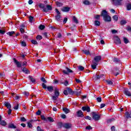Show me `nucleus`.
Segmentation results:
<instances>
[{
    "label": "nucleus",
    "mask_w": 131,
    "mask_h": 131,
    "mask_svg": "<svg viewBox=\"0 0 131 131\" xmlns=\"http://www.w3.org/2000/svg\"><path fill=\"white\" fill-rule=\"evenodd\" d=\"M100 16L103 17L105 22H111V17L108 15V12L106 10H102Z\"/></svg>",
    "instance_id": "nucleus-1"
},
{
    "label": "nucleus",
    "mask_w": 131,
    "mask_h": 131,
    "mask_svg": "<svg viewBox=\"0 0 131 131\" xmlns=\"http://www.w3.org/2000/svg\"><path fill=\"white\" fill-rule=\"evenodd\" d=\"M45 7H46L47 8H46ZM39 8L42 9V11L45 13H48L49 11H52V10H53V8L51 5H47L45 6V4H39Z\"/></svg>",
    "instance_id": "nucleus-2"
},
{
    "label": "nucleus",
    "mask_w": 131,
    "mask_h": 131,
    "mask_svg": "<svg viewBox=\"0 0 131 131\" xmlns=\"http://www.w3.org/2000/svg\"><path fill=\"white\" fill-rule=\"evenodd\" d=\"M114 3V5L118 7V6H123V0H112Z\"/></svg>",
    "instance_id": "nucleus-3"
},
{
    "label": "nucleus",
    "mask_w": 131,
    "mask_h": 131,
    "mask_svg": "<svg viewBox=\"0 0 131 131\" xmlns=\"http://www.w3.org/2000/svg\"><path fill=\"white\" fill-rule=\"evenodd\" d=\"M59 95H60V93H59V91L56 90L54 92V96H53L52 97V99L54 101H56V100H57V99L59 98Z\"/></svg>",
    "instance_id": "nucleus-4"
},
{
    "label": "nucleus",
    "mask_w": 131,
    "mask_h": 131,
    "mask_svg": "<svg viewBox=\"0 0 131 131\" xmlns=\"http://www.w3.org/2000/svg\"><path fill=\"white\" fill-rule=\"evenodd\" d=\"M92 117L94 120H95L96 121H98V120H100V118H101V116L100 115L93 113L92 114Z\"/></svg>",
    "instance_id": "nucleus-5"
},
{
    "label": "nucleus",
    "mask_w": 131,
    "mask_h": 131,
    "mask_svg": "<svg viewBox=\"0 0 131 131\" xmlns=\"http://www.w3.org/2000/svg\"><path fill=\"white\" fill-rule=\"evenodd\" d=\"M102 60V56L101 55H97L95 57H94V60L93 61H94L95 63H98V62H100Z\"/></svg>",
    "instance_id": "nucleus-6"
},
{
    "label": "nucleus",
    "mask_w": 131,
    "mask_h": 131,
    "mask_svg": "<svg viewBox=\"0 0 131 131\" xmlns=\"http://www.w3.org/2000/svg\"><path fill=\"white\" fill-rule=\"evenodd\" d=\"M114 42L115 45H120L121 43V41H120V38L116 36L115 37Z\"/></svg>",
    "instance_id": "nucleus-7"
},
{
    "label": "nucleus",
    "mask_w": 131,
    "mask_h": 131,
    "mask_svg": "<svg viewBox=\"0 0 131 131\" xmlns=\"http://www.w3.org/2000/svg\"><path fill=\"white\" fill-rule=\"evenodd\" d=\"M62 126L67 129H69V128H71V126H72V125H71V124L69 123H66L63 124Z\"/></svg>",
    "instance_id": "nucleus-8"
},
{
    "label": "nucleus",
    "mask_w": 131,
    "mask_h": 131,
    "mask_svg": "<svg viewBox=\"0 0 131 131\" xmlns=\"http://www.w3.org/2000/svg\"><path fill=\"white\" fill-rule=\"evenodd\" d=\"M81 109L83 111L91 112V108L89 106H82Z\"/></svg>",
    "instance_id": "nucleus-9"
},
{
    "label": "nucleus",
    "mask_w": 131,
    "mask_h": 131,
    "mask_svg": "<svg viewBox=\"0 0 131 131\" xmlns=\"http://www.w3.org/2000/svg\"><path fill=\"white\" fill-rule=\"evenodd\" d=\"M124 93L125 95H126V96H127L128 97H131V93L129 91H128V89H124Z\"/></svg>",
    "instance_id": "nucleus-10"
},
{
    "label": "nucleus",
    "mask_w": 131,
    "mask_h": 131,
    "mask_svg": "<svg viewBox=\"0 0 131 131\" xmlns=\"http://www.w3.org/2000/svg\"><path fill=\"white\" fill-rule=\"evenodd\" d=\"M13 61L18 68L22 67V64L20 63V62L17 61L16 59L14 58Z\"/></svg>",
    "instance_id": "nucleus-11"
},
{
    "label": "nucleus",
    "mask_w": 131,
    "mask_h": 131,
    "mask_svg": "<svg viewBox=\"0 0 131 131\" xmlns=\"http://www.w3.org/2000/svg\"><path fill=\"white\" fill-rule=\"evenodd\" d=\"M4 106H5V107H7V109H11V108H12L11 104L9 103V102L8 101H5L4 102Z\"/></svg>",
    "instance_id": "nucleus-12"
},
{
    "label": "nucleus",
    "mask_w": 131,
    "mask_h": 131,
    "mask_svg": "<svg viewBox=\"0 0 131 131\" xmlns=\"http://www.w3.org/2000/svg\"><path fill=\"white\" fill-rule=\"evenodd\" d=\"M93 64L91 65V67L92 69L95 70L97 68V66H98V63L95 62V61H92Z\"/></svg>",
    "instance_id": "nucleus-13"
},
{
    "label": "nucleus",
    "mask_w": 131,
    "mask_h": 131,
    "mask_svg": "<svg viewBox=\"0 0 131 131\" xmlns=\"http://www.w3.org/2000/svg\"><path fill=\"white\" fill-rule=\"evenodd\" d=\"M77 115L78 117H83V113L81 110H79L77 112Z\"/></svg>",
    "instance_id": "nucleus-14"
},
{
    "label": "nucleus",
    "mask_w": 131,
    "mask_h": 131,
    "mask_svg": "<svg viewBox=\"0 0 131 131\" xmlns=\"http://www.w3.org/2000/svg\"><path fill=\"white\" fill-rule=\"evenodd\" d=\"M62 12H69L70 11V8L68 7H64L61 9Z\"/></svg>",
    "instance_id": "nucleus-15"
},
{
    "label": "nucleus",
    "mask_w": 131,
    "mask_h": 131,
    "mask_svg": "<svg viewBox=\"0 0 131 131\" xmlns=\"http://www.w3.org/2000/svg\"><path fill=\"white\" fill-rule=\"evenodd\" d=\"M66 90L69 95H73L74 94V92H73L72 89H70V88H67Z\"/></svg>",
    "instance_id": "nucleus-16"
},
{
    "label": "nucleus",
    "mask_w": 131,
    "mask_h": 131,
    "mask_svg": "<svg viewBox=\"0 0 131 131\" xmlns=\"http://www.w3.org/2000/svg\"><path fill=\"white\" fill-rule=\"evenodd\" d=\"M29 78L30 81H31V82H32L33 83H35V82H36V80H35V79H34V78H33V77L31 76H29Z\"/></svg>",
    "instance_id": "nucleus-17"
},
{
    "label": "nucleus",
    "mask_w": 131,
    "mask_h": 131,
    "mask_svg": "<svg viewBox=\"0 0 131 131\" xmlns=\"http://www.w3.org/2000/svg\"><path fill=\"white\" fill-rule=\"evenodd\" d=\"M47 90L48 92H50V93H52V92L54 91V88L52 86H47Z\"/></svg>",
    "instance_id": "nucleus-18"
},
{
    "label": "nucleus",
    "mask_w": 131,
    "mask_h": 131,
    "mask_svg": "<svg viewBox=\"0 0 131 131\" xmlns=\"http://www.w3.org/2000/svg\"><path fill=\"white\" fill-rule=\"evenodd\" d=\"M8 128H17V127L14 124H9L8 125Z\"/></svg>",
    "instance_id": "nucleus-19"
},
{
    "label": "nucleus",
    "mask_w": 131,
    "mask_h": 131,
    "mask_svg": "<svg viewBox=\"0 0 131 131\" xmlns=\"http://www.w3.org/2000/svg\"><path fill=\"white\" fill-rule=\"evenodd\" d=\"M61 15H56L55 16V20H56V21H58V22H60V21H61V20H62V19H61Z\"/></svg>",
    "instance_id": "nucleus-20"
},
{
    "label": "nucleus",
    "mask_w": 131,
    "mask_h": 131,
    "mask_svg": "<svg viewBox=\"0 0 131 131\" xmlns=\"http://www.w3.org/2000/svg\"><path fill=\"white\" fill-rule=\"evenodd\" d=\"M62 110L63 112L66 113V114H68V113H69V112H70V110L66 107H63Z\"/></svg>",
    "instance_id": "nucleus-21"
},
{
    "label": "nucleus",
    "mask_w": 131,
    "mask_h": 131,
    "mask_svg": "<svg viewBox=\"0 0 131 131\" xmlns=\"http://www.w3.org/2000/svg\"><path fill=\"white\" fill-rule=\"evenodd\" d=\"M75 94L76 95H77V96H79L80 95V94H81V91L79 89L77 90V91H75L74 92V94Z\"/></svg>",
    "instance_id": "nucleus-22"
},
{
    "label": "nucleus",
    "mask_w": 131,
    "mask_h": 131,
    "mask_svg": "<svg viewBox=\"0 0 131 131\" xmlns=\"http://www.w3.org/2000/svg\"><path fill=\"white\" fill-rule=\"evenodd\" d=\"M82 52L84 53V54H85V55H91V53L90 52V50H82Z\"/></svg>",
    "instance_id": "nucleus-23"
},
{
    "label": "nucleus",
    "mask_w": 131,
    "mask_h": 131,
    "mask_svg": "<svg viewBox=\"0 0 131 131\" xmlns=\"http://www.w3.org/2000/svg\"><path fill=\"white\" fill-rule=\"evenodd\" d=\"M22 71L24 72V73L26 74H28L29 72V70H27L26 68H24L23 69H22Z\"/></svg>",
    "instance_id": "nucleus-24"
},
{
    "label": "nucleus",
    "mask_w": 131,
    "mask_h": 131,
    "mask_svg": "<svg viewBox=\"0 0 131 131\" xmlns=\"http://www.w3.org/2000/svg\"><path fill=\"white\" fill-rule=\"evenodd\" d=\"M56 5L57 7H62L63 6V3L60 2H56Z\"/></svg>",
    "instance_id": "nucleus-25"
},
{
    "label": "nucleus",
    "mask_w": 131,
    "mask_h": 131,
    "mask_svg": "<svg viewBox=\"0 0 131 131\" xmlns=\"http://www.w3.org/2000/svg\"><path fill=\"white\" fill-rule=\"evenodd\" d=\"M94 80H98V79H100V75H95V76H94L93 77Z\"/></svg>",
    "instance_id": "nucleus-26"
},
{
    "label": "nucleus",
    "mask_w": 131,
    "mask_h": 131,
    "mask_svg": "<svg viewBox=\"0 0 131 131\" xmlns=\"http://www.w3.org/2000/svg\"><path fill=\"white\" fill-rule=\"evenodd\" d=\"M94 24L95 26H100L101 25V23L99 20H95L94 21Z\"/></svg>",
    "instance_id": "nucleus-27"
},
{
    "label": "nucleus",
    "mask_w": 131,
    "mask_h": 131,
    "mask_svg": "<svg viewBox=\"0 0 131 131\" xmlns=\"http://www.w3.org/2000/svg\"><path fill=\"white\" fill-rule=\"evenodd\" d=\"M83 4L87 6H90V5H91V3L88 0H85L84 1H83Z\"/></svg>",
    "instance_id": "nucleus-28"
},
{
    "label": "nucleus",
    "mask_w": 131,
    "mask_h": 131,
    "mask_svg": "<svg viewBox=\"0 0 131 131\" xmlns=\"http://www.w3.org/2000/svg\"><path fill=\"white\" fill-rule=\"evenodd\" d=\"M49 121L50 122H54V119L52 117H47V122Z\"/></svg>",
    "instance_id": "nucleus-29"
},
{
    "label": "nucleus",
    "mask_w": 131,
    "mask_h": 131,
    "mask_svg": "<svg viewBox=\"0 0 131 131\" xmlns=\"http://www.w3.org/2000/svg\"><path fill=\"white\" fill-rule=\"evenodd\" d=\"M126 9L127 10V11H130L131 10V4H127L126 5Z\"/></svg>",
    "instance_id": "nucleus-30"
},
{
    "label": "nucleus",
    "mask_w": 131,
    "mask_h": 131,
    "mask_svg": "<svg viewBox=\"0 0 131 131\" xmlns=\"http://www.w3.org/2000/svg\"><path fill=\"white\" fill-rule=\"evenodd\" d=\"M29 18V22H30V23H32V22L34 21V17H33V16H30Z\"/></svg>",
    "instance_id": "nucleus-31"
},
{
    "label": "nucleus",
    "mask_w": 131,
    "mask_h": 131,
    "mask_svg": "<svg viewBox=\"0 0 131 131\" xmlns=\"http://www.w3.org/2000/svg\"><path fill=\"white\" fill-rule=\"evenodd\" d=\"M113 62H114L115 63H119V62H120V60L117 58H114L113 59Z\"/></svg>",
    "instance_id": "nucleus-32"
},
{
    "label": "nucleus",
    "mask_w": 131,
    "mask_h": 131,
    "mask_svg": "<svg viewBox=\"0 0 131 131\" xmlns=\"http://www.w3.org/2000/svg\"><path fill=\"white\" fill-rule=\"evenodd\" d=\"M114 120H115V119L114 118L108 119L107 120V122L108 123H111V122L114 121Z\"/></svg>",
    "instance_id": "nucleus-33"
},
{
    "label": "nucleus",
    "mask_w": 131,
    "mask_h": 131,
    "mask_svg": "<svg viewBox=\"0 0 131 131\" xmlns=\"http://www.w3.org/2000/svg\"><path fill=\"white\" fill-rule=\"evenodd\" d=\"M73 21L76 24H78V20H77V18H76L75 16L73 17Z\"/></svg>",
    "instance_id": "nucleus-34"
},
{
    "label": "nucleus",
    "mask_w": 131,
    "mask_h": 131,
    "mask_svg": "<svg viewBox=\"0 0 131 131\" xmlns=\"http://www.w3.org/2000/svg\"><path fill=\"white\" fill-rule=\"evenodd\" d=\"M0 124L1 125H7V123L6 122V121H5V120H2V121L0 122Z\"/></svg>",
    "instance_id": "nucleus-35"
},
{
    "label": "nucleus",
    "mask_w": 131,
    "mask_h": 131,
    "mask_svg": "<svg viewBox=\"0 0 131 131\" xmlns=\"http://www.w3.org/2000/svg\"><path fill=\"white\" fill-rule=\"evenodd\" d=\"M8 35H9L10 36H12L13 34H15V31H11V32H9L7 33Z\"/></svg>",
    "instance_id": "nucleus-36"
},
{
    "label": "nucleus",
    "mask_w": 131,
    "mask_h": 131,
    "mask_svg": "<svg viewBox=\"0 0 131 131\" xmlns=\"http://www.w3.org/2000/svg\"><path fill=\"white\" fill-rule=\"evenodd\" d=\"M121 25H125L126 24V21L125 20H122L120 21Z\"/></svg>",
    "instance_id": "nucleus-37"
},
{
    "label": "nucleus",
    "mask_w": 131,
    "mask_h": 131,
    "mask_svg": "<svg viewBox=\"0 0 131 131\" xmlns=\"http://www.w3.org/2000/svg\"><path fill=\"white\" fill-rule=\"evenodd\" d=\"M106 82H107V84H110L111 85L113 84V82L111 80H106Z\"/></svg>",
    "instance_id": "nucleus-38"
},
{
    "label": "nucleus",
    "mask_w": 131,
    "mask_h": 131,
    "mask_svg": "<svg viewBox=\"0 0 131 131\" xmlns=\"http://www.w3.org/2000/svg\"><path fill=\"white\" fill-rule=\"evenodd\" d=\"M78 69L79 70H80V71H82L84 70V68L81 66H80L78 67Z\"/></svg>",
    "instance_id": "nucleus-39"
},
{
    "label": "nucleus",
    "mask_w": 131,
    "mask_h": 131,
    "mask_svg": "<svg viewBox=\"0 0 131 131\" xmlns=\"http://www.w3.org/2000/svg\"><path fill=\"white\" fill-rule=\"evenodd\" d=\"M39 28L40 29V30H43V29L46 28V27L42 25H41L39 26Z\"/></svg>",
    "instance_id": "nucleus-40"
},
{
    "label": "nucleus",
    "mask_w": 131,
    "mask_h": 131,
    "mask_svg": "<svg viewBox=\"0 0 131 131\" xmlns=\"http://www.w3.org/2000/svg\"><path fill=\"white\" fill-rule=\"evenodd\" d=\"M36 39H38L39 40H40V39H42V36L41 35H37L36 37Z\"/></svg>",
    "instance_id": "nucleus-41"
},
{
    "label": "nucleus",
    "mask_w": 131,
    "mask_h": 131,
    "mask_svg": "<svg viewBox=\"0 0 131 131\" xmlns=\"http://www.w3.org/2000/svg\"><path fill=\"white\" fill-rule=\"evenodd\" d=\"M97 102L98 103H101L102 102V98L101 97H98L96 98Z\"/></svg>",
    "instance_id": "nucleus-42"
},
{
    "label": "nucleus",
    "mask_w": 131,
    "mask_h": 131,
    "mask_svg": "<svg viewBox=\"0 0 131 131\" xmlns=\"http://www.w3.org/2000/svg\"><path fill=\"white\" fill-rule=\"evenodd\" d=\"M20 120L22 122H25V121H27V120L24 118V117H20Z\"/></svg>",
    "instance_id": "nucleus-43"
},
{
    "label": "nucleus",
    "mask_w": 131,
    "mask_h": 131,
    "mask_svg": "<svg viewBox=\"0 0 131 131\" xmlns=\"http://www.w3.org/2000/svg\"><path fill=\"white\" fill-rule=\"evenodd\" d=\"M123 40H124V42L125 43H128V42H129L128 39H127V38H126L125 37L123 38Z\"/></svg>",
    "instance_id": "nucleus-44"
},
{
    "label": "nucleus",
    "mask_w": 131,
    "mask_h": 131,
    "mask_svg": "<svg viewBox=\"0 0 131 131\" xmlns=\"http://www.w3.org/2000/svg\"><path fill=\"white\" fill-rule=\"evenodd\" d=\"M55 12L57 13L56 15H61V13L59 11L58 9H55Z\"/></svg>",
    "instance_id": "nucleus-45"
},
{
    "label": "nucleus",
    "mask_w": 131,
    "mask_h": 131,
    "mask_svg": "<svg viewBox=\"0 0 131 131\" xmlns=\"http://www.w3.org/2000/svg\"><path fill=\"white\" fill-rule=\"evenodd\" d=\"M42 87L43 88V89H44V90H47V89H48V87H47V85H46L45 83H42Z\"/></svg>",
    "instance_id": "nucleus-46"
},
{
    "label": "nucleus",
    "mask_w": 131,
    "mask_h": 131,
    "mask_svg": "<svg viewBox=\"0 0 131 131\" xmlns=\"http://www.w3.org/2000/svg\"><path fill=\"white\" fill-rule=\"evenodd\" d=\"M41 119L47 122V118H45V116H41Z\"/></svg>",
    "instance_id": "nucleus-47"
},
{
    "label": "nucleus",
    "mask_w": 131,
    "mask_h": 131,
    "mask_svg": "<svg viewBox=\"0 0 131 131\" xmlns=\"http://www.w3.org/2000/svg\"><path fill=\"white\" fill-rule=\"evenodd\" d=\"M100 17H101V15H97L94 17V18L97 20H100Z\"/></svg>",
    "instance_id": "nucleus-48"
},
{
    "label": "nucleus",
    "mask_w": 131,
    "mask_h": 131,
    "mask_svg": "<svg viewBox=\"0 0 131 131\" xmlns=\"http://www.w3.org/2000/svg\"><path fill=\"white\" fill-rule=\"evenodd\" d=\"M31 42L33 43V45H37V43H38V42H37V41H36L35 40H32Z\"/></svg>",
    "instance_id": "nucleus-49"
},
{
    "label": "nucleus",
    "mask_w": 131,
    "mask_h": 131,
    "mask_svg": "<svg viewBox=\"0 0 131 131\" xmlns=\"http://www.w3.org/2000/svg\"><path fill=\"white\" fill-rule=\"evenodd\" d=\"M113 18L115 21H117V20H118V16H117V15H114L113 16Z\"/></svg>",
    "instance_id": "nucleus-50"
},
{
    "label": "nucleus",
    "mask_w": 131,
    "mask_h": 131,
    "mask_svg": "<svg viewBox=\"0 0 131 131\" xmlns=\"http://www.w3.org/2000/svg\"><path fill=\"white\" fill-rule=\"evenodd\" d=\"M66 69L67 70L68 73H71L73 72V71H72V70H70V69H69L68 68H66Z\"/></svg>",
    "instance_id": "nucleus-51"
},
{
    "label": "nucleus",
    "mask_w": 131,
    "mask_h": 131,
    "mask_svg": "<svg viewBox=\"0 0 131 131\" xmlns=\"http://www.w3.org/2000/svg\"><path fill=\"white\" fill-rule=\"evenodd\" d=\"M21 43L22 47H26V42L25 41H22Z\"/></svg>",
    "instance_id": "nucleus-52"
},
{
    "label": "nucleus",
    "mask_w": 131,
    "mask_h": 131,
    "mask_svg": "<svg viewBox=\"0 0 131 131\" xmlns=\"http://www.w3.org/2000/svg\"><path fill=\"white\" fill-rule=\"evenodd\" d=\"M41 81H42V82H44V83H47V80H46V79L43 77L41 78Z\"/></svg>",
    "instance_id": "nucleus-53"
},
{
    "label": "nucleus",
    "mask_w": 131,
    "mask_h": 131,
    "mask_svg": "<svg viewBox=\"0 0 131 131\" xmlns=\"http://www.w3.org/2000/svg\"><path fill=\"white\" fill-rule=\"evenodd\" d=\"M14 109L15 110H18V109H19V104H17L16 105H15L14 107Z\"/></svg>",
    "instance_id": "nucleus-54"
},
{
    "label": "nucleus",
    "mask_w": 131,
    "mask_h": 131,
    "mask_svg": "<svg viewBox=\"0 0 131 131\" xmlns=\"http://www.w3.org/2000/svg\"><path fill=\"white\" fill-rule=\"evenodd\" d=\"M86 129H88L89 130H90L91 129H93V128L92 126L89 125L86 127Z\"/></svg>",
    "instance_id": "nucleus-55"
},
{
    "label": "nucleus",
    "mask_w": 131,
    "mask_h": 131,
    "mask_svg": "<svg viewBox=\"0 0 131 131\" xmlns=\"http://www.w3.org/2000/svg\"><path fill=\"white\" fill-rule=\"evenodd\" d=\"M99 77L100 78H102V79L104 80L105 79V75L104 74H101L99 75Z\"/></svg>",
    "instance_id": "nucleus-56"
},
{
    "label": "nucleus",
    "mask_w": 131,
    "mask_h": 131,
    "mask_svg": "<svg viewBox=\"0 0 131 131\" xmlns=\"http://www.w3.org/2000/svg\"><path fill=\"white\" fill-rule=\"evenodd\" d=\"M118 31L116 30H112V33L113 34H115V33H117Z\"/></svg>",
    "instance_id": "nucleus-57"
},
{
    "label": "nucleus",
    "mask_w": 131,
    "mask_h": 131,
    "mask_svg": "<svg viewBox=\"0 0 131 131\" xmlns=\"http://www.w3.org/2000/svg\"><path fill=\"white\" fill-rule=\"evenodd\" d=\"M58 127H62L63 126V124L61 122L58 123Z\"/></svg>",
    "instance_id": "nucleus-58"
},
{
    "label": "nucleus",
    "mask_w": 131,
    "mask_h": 131,
    "mask_svg": "<svg viewBox=\"0 0 131 131\" xmlns=\"http://www.w3.org/2000/svg\"><path fill=\"white\" fill-rule=\"evenodd\" d=\"M63 94H64V95H66V96H68V95H69V94L68 93L67 90H66L63 91Z\"/></svg>",
    "instance_id": "nucleus-59"
},
{
    "label": "nucleus",
    "mask_w": 131,
    "mask_h": 131,
    "mask_svg": "<svg viewBox=\"0 0 131 131\" xmlns=\"http://www.w3.org/2000/svg\"><path fill=\"white\" fill-rule=\"evenodd\" d=\"M77 83H81V81L78 79H75Z\"/></svg>",
    "instance_id": "nucleus-60"
},
{
    "label": "nucleus",
    "mask_w": 131,
    "mask_h": 131,
    "mask_svg": "<svg viewBox=\"0 0 131 131\" xmlns=\"http://www.w3.org/2000/svg\"><path fill=\"white\" fill-rule=\"evenodd\" d=\"M57 37L58 38H61L62 37V34H61L60 33H58L57 34Z\"/></svg>",
    "instance_id": "nucleus-61"
},
{
    "label": "nucleus",
    "mask_w": 131,
    "mask_h": 131,
    "mask_svg": "<svg viewBox=\"0 0 131 131\" xmlns=\"http://www.w3.org/2000/svg\"><path fill=\"white\" fill-rule=\"evenodd\" d=\"M41 114V112L39 110H38L36 113V115H40V114Z\"/></svg>",
    "instance_id": "nucleus-62"
},
{
    "label": "nucleus",
    "mask_w": 131,
    "mask_h": 131,
    "mask_svg": "<svg viewBox=\"0 0 131 131\" xmlns=\"http://www.w3.org/2000/svg\"><path fill=\"white\" fill-rule=\"evenodd\" d=\"M28 126L30 128H31V127H32V124L30 123H28Z\"/></svg>",
    "instance_id": "nucleus-63"
},
{
    "label": "nucleus",
    "mask_w": 131,
    "mask_h": 131,
    "mask_svg": "<svg viewBox=\"0 0 131 131\" xmlns=\"http://www.w3.org/2000/svg\"><path fill=\"white\" fill-rule=\"evenodd\" d=\"M111 130L112 131H115V126H112Z\"/></svg>",
    "instance_id": "nucleus-64"
}]
</instances>
